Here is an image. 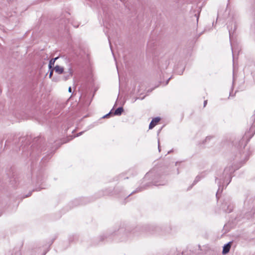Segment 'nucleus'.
<instances>
[{"instance_id":"obj_1","label":"nucleus","mask_w":255,"mask_h":255,"mask_svg":"<svg viewBox=\"0 0 255 255\" xmlns=\"http://www.w3.org/2000/svg\"><path fill=\"white\" fill-rule=\"evenodd\" d=\"M222 208L226 213H231L234 209V205L230 203V199L227 201L225 200L224 203L222 204Z\"/></svg>"},{"instance_id":"obj_2","label":"nucleus","mask_w":255,"mask_h":255,"mask_svg":"<svg viewBox=\"0 0 255 255\" xmlns=\"http://www.w3.org/2000/svg\"><path fill=\"white\" fill-rule=\"evenodd\" d=\"M64 76L63 77V79L64 81H67L69 79L73 76V71L72 68V67L70 65L67 71L64 72Z\"/></svg>"},{"instance_id":"obj_3","label":"nucleus","mask_w":255,"mask_h":255,"mask_svg":"<svg viewBox=\"0 0 255 255\" xmlns=\"http://www.w3.org/2000/svg\"><path fill=\"white\" fill-rule=\"evenodd\" d=\"M232 244V242H230L224 246L222 251L223 255H226L229 252Z\"/></svg>"},{"instance_id":"obj_4","label":"nucleus","mask_w":255,"mask_h":255,"mask_svg":"<svg viewBox=\"0 0 255 255\" xmlns=\"http://www.w3.org/2000/svg\"><path fill=\"white\" fill-rule=\"evenodd\" d=\"M160 118L159 117H156L153 118L149 125V129L153 128L160 121Z\"/></svg>"},{"instance_id":"obj_5","label":"nucleus","mask_w":255,"mask_h":255,"mask_svg":"<svg viewBox=\"0 0 255 255\" xmlns=\"http://www.w3.org/2000/svg\"><path fill=\"white\" fill-rule=\"evenodd\" d=\"M54 69L55 72L58 74H63L64 72V68L59 65H56L55 67L54 68Z\"/></svg>"},{"instance_id":"obj_6","label":"nucleus","mask_w":255,"mask_h":255,"mask_svg":"<svg viewBox=\"0 0 255 255\" xmlns=\"http://www.w3.org/2000/svg\"><path fill=\"white\" fill-rule=\"evenodd\" d=\"M123 112V108L122 107H119L115 111L114 113H113V115L116 116H120L122 115Z\"/></svg>"},{"instance_id":"obj_7","label":"nucleus","mask_w":255,"mask_h":255,"mask_svg":"<svg viewBox=\"0 0 255 255\" xmlns=\"http://www.w3.org/2000/svg\"><path fill=\"white\" fill-rule=\"evenodd\" d=\"M54 63H55V61H54V60L51 59L50 60L49 65H48L49 69H51L54 67Z\"/></svg>"},{"instance_id":"obj_8","label":"nucleus","mask_w":255,"mask_h":255,"mask_svg":"<svg viewBox=\"0 0 255 255\" xmlns=\"http://www.w3.org/2000/svg\"><path fill=\"white\" fill-rule=\"evenodd\" d=\"M113 115V113L112 112V110L107 114L104 116L102 118H108L111 116V115Z\"/></svg>"},{"instance_id":"obj_9","label":"nucleus","mask_w":255,"mask_h":255,"mask_svg":"<svg viewBox=\"0 0 255 255\" xmlns=\"http://www.w3.org/2000/svg\"><path fill=\"white\" fill-rule=\"evenodd\" d=\"M200 177L199 176H197L193 182V184H195L197 182H198L200 180Z\"/></svg>"},{"instance_id":"obj_10","label":"nucleus","mask_w":255,"mask_h":255,"mask_svg":"<svg viewBox=\"0 0 255 255\" xmlns=\"http://www.w3.org/2000/svg\"><path fill=\"white\" fill-rule=\"evenodd\" d=\"M83 132H84V131H81V132L78 133L76 136L77 137V136H80L81 135H82L83 134Z\"/></svg>"},{"instance_id":"obj_11","label":"nucleus","mask_w":255,"mask_h":255,"mask_svg":"<svg viewBox=\"0 0 255 255\" xmlns=\"http://www.w3.org/2000/svg\"><path fill=\"white\" fill-rule=\"evenodd\" d=\"M53 75V70L51 71V72L49 73V77L51 78Z\"/></svg>"},{"instance_id":"obj_12","label":"nucleus","mask_w":255,"mask_h":255,"mask_svg":"<svg viewBox=\"0 0 255 255\" xmlns=\"http://www.w3.org/2000/svg\"><path fill=\"white\" fill-rule=\"evenodd\" d=\"M207 104V100H205L204 102V107H205Z\"/></svg>"},{"instance_id":"obj_13","label":"nucleus","mask_w":255,"mask_h":255,"mask_svg":"<svg viewBox=\"0 0 255 255\" xmlns=\"http://www.w3.org/2000/svg\"><path fill=\"white\" fill-rule=\"evenodd\" d=\"M68 92H69V93H71V92H72V88H71V87H70L69 88V89H68Z\"/></svg>"},{"instance_id":"obj_14","label":"nucleus","mask_w":255,"mask_h":255,"mask_svg":"<svg viewBox=\"0 0 255 255\" xmlns=\"http://www.w3.org/2000/svg\"><path fill=\"white\" fill-rule=\"evenodd\" d=\"M39 138V137H36V138L34 139V141H35V142H37V140H38Z\"/></svg>"},{"instance_id":"obj_15","label":"nucleus","mask_w":255,"mask_h":255,"mask_svg":"<svg viewBox=\"0 0 255 255\" xmlns=\"http://www.w3.org/2000/svg\"><path fill=\"white\" fill-rule=\"evenodd\" d=\"M58 58V57H55V58H52V59L54 60V61L55 62V61Z\"/></svg>"},{"instance_id":"obj_16","label":"nucleus","mask_w":255,"mask_h":255,"mask_svg":"<svg viewBox=\"0 0 255 255\" xmlns=\"http://www.w3.org/2000/svg\"><path fill=\"white\" fill-rule=\"evenodd\" d=\"M47 160V158L46 157H43L42 159V160L44 162L45 160Z\"/></svg>"},{"instance_id":"obj_17","label":"nucleus","mask_w":255,"mask_h":255,"mask_svg":"<svg viewBox=\"0 0 255 255\" xmlns=\"http://www.w3.org/2000/svg\"><path fill=\"white\" fill-rule=\"evenodd\" d=\"M229 168L230 169V167H229ZM228 170V167H227V168H226L225 169L224 171H225V172H226Z\"/></svg>"},{"instance_id":"obj_18","label":"nucleus","mask_w":255,"mask_h":255,"mask_svg":"<svg viewBox=\"0 0 255 255\" xmlns=\"http://www.w3.org/2000/svg\"><path fill=\"white\" fill-rule=\"evenodd\" d=\"M210 139V138L209 137L207 136L205 139V141H206L207 140Z\"/></svg>"},{"instance_id":"obj_19","label":"nucleus","mask_w":255,"mask_h":255,"mask_svg":"<svg viewBox=\"0 0 255 255\" xmlns=\"http://www.w3.org/2000/svg\"><path fill=\"white\" fill-rule=\"evenodd\" d=\"M136 192V190L135 191H133L131 193H130L129 195H128V196H130L131 194L134 193H135Z\"/></svg>"},{"instance_id":"obj_20","label":"nucleus","mask_w":255,"mask_h":255,"mask_svg":"<svg viewBox=\"0 0 255 255\" xmlns=\"http://www.w3.org/2000/svg\"><path fill=\"white\" fill-rule=\"evenodd\" d=\"M24 139V137H21V138H20V140H22V141H23V139Z\"/></svg>"},{"instance_id":"obj_21","label":"nucleus","mask_w":255,"mask_h":255,"mask_svg":"<svg viewBox=\"0 0 255 255\" xmlns=\"http://www.w3.org/2000/svg\"><path fill=\"white\" fill-rule=\"evenodd\" d=\"M158 150H159V151H160V147H159V143H158Z\"/></svg>"},{"instance_id":"obj_22","label":"nucleus","mask_w":255,"mask_h":255,"mask_svg":"<svg viewBox=\"0 0 255 255\" xmlns=\"http://www.w3.org/2000/svg\"><path fill=\"white\" fill-rule=\"evenodd\" d=\"M218 192H219V191H218V192H217V193H216V197H217V198H218Z\"/></svg>"},{"instance_id":"obj_23","label":"nucleus","mask_w":255,"mask_h":255,"mask_svg":"<svg viewBox=\"0 0 255 255\" xmlns=\"http://www.w3.org/2000/svg\"><path fill=\"white\" fill-rule=\"evenodd\" d=\"M170 79V78H169V79H168V80H167V82H166V84L168 83V81H169Z\"/></svg>"},{"instance_id":"obj_24","label":"nucleus","mask_w":255,"mask_h":255,"mask_svg":"<svg viewBox=\"0 0 255 255\" xmlns=\"http://www.w3.org/2000/svg\"><path fill=\"white\" fill-rule=\"evenodd\" d=\"M30 195H31V193H30V194H29V195H26V197H28V196H30Z\"/></svg>"},{"instance_id":"obj_25","label":"nucleus","mask_w":255,"mask_h":255,"mask_svg":"<svg viewBox=\"0 0 255 255\" xmlns=\"http://www.w3.org/2000/svg\"><path fill=\"white\" fill-rule=\"evenodd\" d=\"M198 19H199V16H197V21L198 20Z\"/></svg>"},{"instance_id":"obj_26","label":"nucleus","mask_w":255,"mask_h":255,"mask_svg":"<svg viewBox=\"0 0 255 255\" xmlns=\"http://www.w3.org/2000/svg\"><path fill=\"white\" fill-rule=\"evenodd\" d=\"M218 178L217 177H216V179H215L216 181H217V180H218Z\"/></svg>"},{"instance_id":"obj_27","label":"nucleus","mask_w":255,"mask_h":255,"mask_svg":"<svg viewBox=\"0 0 255 255\" xmlns=\"http://www.w3.org/2000/svg\"><path fill=\"white\" fill-rule=\"evenodd\" d=\"M230 96H231V93H230Z\"/></svg>"},{"instance_id":"obj_28","label":"nucleus","mask_w":255,"mask_h":255,"mask_svg":"<svg viewBox=\"0 0 255 255\" xmlns=\"http://www.w3.org/2000/svg\"><path fill=\"white\" fill-rule=\"evenodd\" d=\"M171 152V151H169L168 153H169Z\"/></svg>"}]
</instances>
